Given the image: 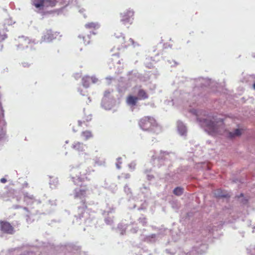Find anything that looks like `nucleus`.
<instances>
[{
  "label": "nucleus",
  "mask_w": 255,
  "mask_h": 255,
  "mask_svg": "<svg viewBox=\"0 0 255 255\" xmlns=\"http://www.w3.org/2000/svg\"><path fill=\"white\" fill-rule=\"evenodd\" d=\"M190 112L197 116V120L200 126L203 127L209 134L214 135L216 133H221L222 130L223 129L224 125L222 119L217 118L215 117L204 115L205 118H200L199 113L201 114L203 112L199 111L196 109H192L190 110Z\"/></svg>",
  "instance_id": "1"
},
{
  "label": "nucleus",
  "mask_w": 255,
  "mask_h": 255,
  "mask_svg": "<svg viewBox=\"0 0 255 255\" xmlns=\"http://www.w3.org/2000/svg\"><path fill=\"white\" fill-rule=\"evenodd\" d=\"M195 87L193 90V93L190 94L187 92L180 93L179 99L172 100L173 105L176 102L184 104H185V102H186L189 107H191L192 104L193 105L199 102L201 99V96L198 93L200 90V87H210L212 83L211 80L203 78H199L195 80Z\"/></svg>",
  "instance_id": "2"
},
{
  "label": "nucleus",
  "mask_w": 255,
  "mask_h": 255,
  "mask_svg": "<svg viewBox=\"0 0 255 255\" xmlns=\"http://www.w3.org/2000/svg\"><path fill=\"white\" fill-rule=\"evenodd\" d=\"M141 129L158 134L161 131V128L156 123L155 119L150 117H144L138 122Z\"/></svg>",
  "instance_id": "3"
},
{
  "label": "nucleus",
  "mask_w": 255,
  "mask_h": 255,
  "mask_svg": "<svg viewBox=\"0 0 255 255\" xmlns=\"http://www.w3.org/2000/svg\"><path fill=\"white\" fill-rule=\"evenodd\" d=\"M175 155L173 152L161 150L158 156L155 155H152V159L155 166L160 167L166 165L169 166L171 165V161L174 159Z\"/></svg>",
  "instance_id": "4"
},
{
  "label": "nucleus",
  "mask_w": 255,
  "mask_h": 255,
  "mask_svg": "<svg viewBox=\"0 0 255 255\" xmlns=\"http://www.w3.org/2000/svg\"><path fill=\"white\" fill-rule=\"evenodd\" d=\"M70 171V176L75 184H79L81 182L87 179L86 175L90 172L89 169L81 171V168L79 166L72 167Z\"/></svg>",
  "instance_id": "5"
},
{
  "label": "nucleus",
  "mask_w": 255,
  "mask_h": 255,
  "mask_svg": "<svg viewBox=\"0 0 255 255\" xmlns=\"http://www.w3.org/2000/svg\"><path fill=\"white\" fill-rule=\"evenodd\" d=\"M115 37L116 38V42L120 44V46L117 47L118 50L121 48H127L131 45L133 47L135 48L139 46V44L135 42L132 38H130L128 40H126L125 37L122 33H115Z\"/></svg>",
  "instance_id": "6"
},
{
  "label": "nucleus",
  "mask_w": 255,
  "mask_h": 255,
  "mask_svg": "<svg viewBox=\"0 0 255 255\" xmlns=\"http://www.w3.org/2000/svg\"><path fill=\"white\" fill-rule=\"evenodd\" d=\"M57 0H33L32 4L38 10L43 11L48 7L55 5Z\"/></svg>",
  "instance_id": "7"
},
{
  "label": "nucleus",
  "mask_w": 255,
  "mask_h": 255,
  "mask_svg": "<svg viewBox=\"0 0 255 255\" xmlns=\"http://www.w3.org/2000/svg\"><path fill=\"white\" fill-rule=\"evenodd\" d=\"M110 93L109 90L106 91L102 101V106L107 110H111L115 103V100L110 97Z\"/></svg>",
  "instance_id": "8"
},
{
  "label": "nucleus",
  "mask_w": 255,
  "mask_h": 255,
  "mask_svg": "<svg viewBox=\"0 0 255 255\" xmlns=\"http://www.w3.org/2000/svg\"><path fill=\"white\" fill-rule=\"evenodd\" d=\"M134 12L132 10H128L126 12L121 13V21L124 24L131 23L133 20Z\"/></svg>",
  "instance_id": "9"
},
{
  "label": "nucleus",
  "mask_w": 255,
  "mask_h": 255,
  "mask_svg": "<svg viewBox=\"0 0 255 255\" xmlns=\"http://www.w3.org/2000/svg\"><path fill=\"white\" fill-rule=\"evenodd\" d=\"M57 36V32L53 33L51 30H47L42 37L41 42H51L53 39L56 38Z\"/></svg>",
  "instance_id": "10"
},
{
  "label": "nucleus",
  "mask_w": 255,
  "mask_h": 255,
  "mask_svg": "<svg viewBox=\"0 0 255 255\" xmlns=\"http://www.w3.org/2000/svg\"><path fill=\"white\" fill-rule=\"evenodd\" d=\"M24 201L26 202L27 205H31L33 204H39L41 201L38 200H36L33 195L30 194L27 192L23 194Z\"/></svg>",
  "instance_id": "11"
},
{
  "label": "nucleus",
  "mask_w": 255,
  "mask_h": 255,
  "mask_svg": "<svg viewBox=\"0 0 255 255\" xmlns=\"http://www.w3.org/2000/svg\"><path fill=\"white\" fill-rule=\"evenodd\" d=\"M0 229L4 233L8 234H12L14 232L13 227L7 222L0 221Z\"/></svg>",
  "instance_id": "12"
},
{
  "label": "nucleus",
  "mask_w": 255,
  "mask_h": 255,
  "mask_svg": "<svg viewBox=\"0 0 255 255\" xmlns=\"http://www.w3.org/2000/svg\"><path fill=\"white\" fill-rule=\"evenodd\" d=\"M207 250V246L205 244H201L199 247H195L191 251L186 255H194L195 254H202L206 252Z\"/></svg>",
  "instance_id": "13"
},
{
  "label": "nucleus",
  "mask_w": 255,
  "mask_h": 255,
  "mask_svg": "<svg viewBox=\"0 0 255 255\" xmlns=\"http://www.w3.org/2000/svg\"><path fill=\"white\" fill-rule=\"evenodd\" d=\"M86 190L83 187H80L76 188L74 190V197L75 199L79 198L82 199L86 196Z\"/></svg>",
  "instance_id": "14"
},
{
  "label": "nucleus",
  "mask_w": 255,
  "mask_h": 255,
  "mask_svg": "<svg viewBox=\"0 0 255 255\" xmlns=\"http://www.w3.org/2000/svg\"><path fill=\"white\" fill-rule=\"evenodd\" d=\"M177 130L179 134L181 136H186L187 129L186 126L181 121H178L177 124Z\"/></svg>",
  "instance_id": "15"
},
{
  "label": "nucleus",
  "mask_w": 255,
  "mask_h": 255,
  "mask_svg": "<svg viewBox=\"0 0 255 255\" xmlns=\"http://www.w3.org/2000/svg\"><path fill=\"white\" fill-rule=\"evenodd\" d=\"M30 42V40L27 37L23 36L18 37V42L19 44L17 45V49H22L28 47V44Z\"/></svg>",
  "instance_id": "16"
},
{
  "label": "nucleus",
  "mask_w": 255,
  "mask_h": 255,
  "mask_svg": "<svg viewBox=\"0 0 255 255\" xmlns=\"http://www.w3.org/2000/svg\"><path fill=\"white\" fill-rule=\"evenodd\" d=\"M72 147L77 151L80 152L84 151L87 148V146L82 142L76 141L72 144Z\"/></svg>",
  "instance_id": "17"
},
{
  "label": "nucleus",
  "mask_w": 255,
  "mask_h": 255,
  "mask_svg": "<svg viewBox=\"0 0 255 255\" xmlns=\"http://www.w3.org/2000/svg\"><path fill=\"white\" fill-rule=\"evenodd\" d=\"M138 98L133 96H129L127 99V104L131 108L136 105L138 100Z\"/></svg>",
  "instance_id": "18"
},
{
  "label": "nucleus",
  "mask_w": 255,
  "mask_h": 255,
  "mask_svg": "<svg viewBox=\"0 0 255 255\" xmlns=\"http://www.w3.org/2000/svg\"><path fill=\"white\" fill-rule=\"evenodd\" d=\"M214 195L217 198H227L229 197V194L225 191L222 190L220 189L215 191Z\"/></svg>",
  "instance_id": "19"
},
{
  "label": "nucleus",
  "mask_w": 255,
  "mask_h": 255,
  "mask_svg": "<svg viewBox=\"0 0 255 255\" xmlns=\"http://www.w3.org/2000/svg\"><path fill=\"white\" fill-rule=\"evenodd\" d=\"M138 99L144 100L148 98V96L146 92L142 89H139L137 92Z\"/></svg>",
  "instance_id": "20"
},
{
  "label": "nucleus",
  "mask_w": 255,
  "mask_h": 255,
  "mask_svg": "<svg viewBox=\"0 0 255 255\" xmlns=\"http://www.w3.org/2000/svg\"><path fill=\"white\" fill-rule=\"evenodd\" d=\"M65 250L69 253V255H75L76 253L74 251H77L76 247H74L72 244H68L65 247Z\"/></svg>",
  "instance_id": "21"
},
{
  "label": "nucleus",
  "mask_w": 255,
  "mask_h": 255,
  "mask_svg": "<svg viewBox=\"0 0 255 255\" xmlns=\"http://www.w3.org/2000/svg\"><path fill=\"white\" fill-rule=\"evenodd\" d=\"M85 27L89 30H96L100 27V25L98 23L91 22L85 25Z\"/></svg>",
  "instance_id": "22"
},
{
  "label": "nucleus",
  "mask_w": 255,
  "mask_h": 255,
  "mask_svg": "<svg viewBox=\"0 0 255 255\" xmlns=\"http://www.w3.org/2000/svg\"><path fill=\"white\" fill-rule=\"evenodd\" d=\"M157 238V236L156 234H151L150 235L146 236L144 238V241L147 242H154Z\"/></svg>",
  "instance_id": "23"
},
{
  "label": "nucleus",
  "mask_w": 255,
  "mask_h": 255,
  "mask_svg": "<svg viewBox=\"0 0 255 255\" xmlns=\"http://www.w3.org/2000/svg\"><path fill=\"white\" fill-rule=\"evenodd\" d=\"M241 134V130L239 128L236 129L233 132H229L228 133V136L231 138L235 137L236 136H238Z\"/></svg>",
  "instance_id": "24"
},
{
  "label": "nucleus",
  "mask_w": 255,
  "mask_h": 255,
  "mask_svg": "<svg viewBox=\"0 0 255 255\" xmlns=\"http://www.w3.org/2000/svg\"><path fill=\"white\" fill-rule=\"evenodd\" d=\"M92 134L89 130L84 131L81 133V136L84 138L85 140H88L92 137Z\"/></svg>",
  "instance_id": "25"
},
{
  "label": "nucleus",
  "mask_w": 255,
  "mask_h": 255,
  "mask_svg": "<svg viewBox=\"0 0 255 255\" xmlns=\"http://www.w3.org/2000/svg\"><path fill=\"white\" fill-rule=\"evenodd\" d=\"M127 226L126 224L120 223L118 225V230L120 232V234L123 235L125 233Z\"/></svg>",
  "instance_id": "26"
},
{
  "label": "nucleus",
  "mask_w": 255,
  "mask_h": 255,
  "mask_svg": "<svg viewBox=\"0 0 255 255\" xmlns=\"http://www.w3.org/2000/svg\"><path fill=\"white\" fill-rule=\"evenodd\" d=\"M91 81V78L89 76H85L82 78V84L84 87L88 88L89 86V82Z\"/></svg>",
  "instance_id": "27"
},
{
  "label": "nucleus",
  "mask_w": 255,
  "mask_h": 255,
  "mask_svg": "<svg viewBox=\"0 0 255 255\" xmlns=\"http://www.w3.org/2000/svg\"><path fill=\"white\" fill-rule=\"evenodd\" d=\"M183 193V189L179 187L175 188L173 190V193L177 196H180L182 195Z\"/></svg>",
  "instance_id": "28"
},
{
  "label": "nucleus",
  "mask_w": 255,
  "mask_h": 255,
  "mask_svg": "<svg viewBox=\"0 0 255 255\" xmlns=\"http://www.w3.org/2000/svg\"><path fill=\"white\" fill-rule=\"evenodd\" d=\"M58 184V180L57 178L53 179L50 181V186L52 189L55 188L56 187L57 185Z\"/></svg>",
  "instance_id": "29"
},
{
  "label": "nucleus",
  "mask_w": 255,
  "mask_h": 255,
  "mask_svg": "<svg viewBox=\"0 0 255 255\" xmlns=\"http://www.w3.org/2000/svg\"><path fill=\"white\" fill-rule=\"evenodd\" d=\"M105 222L107 225L111 226L112 227V228H113V225L114 223V221L112 218L110 217L105 218Z\"/></svg>",
  "instance_id": "30"
},
{
  "label": "nucleus",
  "mask_w": 255,
  "mask_h": 255,
  "mask_svg": "<svg viewBox=\"0 0 255 255\" xmlns=\"http://www.w3.org/2000/svg\"><path fill=\"white\" fill-rule=\"evenodd\" d=\"M6 130L4 128H0V139L4 137L5 134Z\"/></svg>",
  "instance_id": "31"
},
{
  "label": "nucleus",
  "mask_w": 255,
  "mask_h": 255,
  "mask_svg": "<svg viewBox=\"0 0 255 255\" xmlns=\"http://www.w3.org/2000/svg\"><path fill=\"white\" fill-rule=\"evenodd\" d=\"M82 37L83 39L84 43L85 45L88 44L90 43V41L89 40V35H88L87 36H82Z\"/></svg>",
  "instance_id": "32"
},
{
  "label": "nucleus",
  "mask_w": 255,
  "mask_h": 255,
  "mask_svg": "<svg viewBox=\"0 0 255 255\" xmlns=\"http://www.w3.org/2000/svg\"><path fill=\"white\" fill-rule=\"evenodd\" d=\"M7 37V35L5 33H4V32L1 33L0 31V41H3V40H5Z\"/></svg>",
  "instance_id": "33"
},
{
  "label": "nucleus",
  "mask_w": 255,
  "mask_h": 255,
  "mask_svg": "<svg viewBox=\"0 0 255 255\" xmlns=\"http://www.w3.org/2000/svg\"><path fill=\"white\" fill-rule=\"evenodd\" d=\"M138 221L142 224L143 226H144L146 224V219L144 217L139 218Z\"/></svg>",
  "instance_id": "34"
},
{
  "label": "nucleus",
  "mask_w": 255,
  "mask_h": 255,
  "mask_svg": "<svg viewBox=\"0 0 255 255\" xmlns=\"http://www.w3.org/2000/svg\"><path fill=\"white\" fill-rule=\"evenodd\" d=\"M122 158L121 157H119L117 158V161L116 162V167L118 169H120L121 168V166L120 165L122 163V162L121 161Z\"/></svg>",
  "instance_id": "35"
},
{
  "label": "nucleus",
  "mask_w": 255,
  "mask_h": 255,
  "mask_svg": "<svg viewBox=\"0 0 255 255\" xmlns=\"http://www.w3.org/2000/svg\"><path fill=\"white\" fill-rule=\"evenodd\" d=\"M135 166L136 163L134 161L131 162L130 164H128L129 168L131 169L132 170L135 169Z\"/></svg>",
  "instance_id": "36"
},
{
  "label": "nucleus",
  "mask_w": 255,
  "mask_h": 255,
  "mask_svg": "<svg viewBox=\"0 0 255 255\" xmlns=\"http://www.w3.org/2000/svg\"><path fill=\"white\" fill-rule=\"evenodd\" d=\"M124 191L128 195L129 193H131L130 188L128 187V185H125L124 187Z\"/></svg>",
  "instance_id": "37"
},
{
  "label": "nucleus",
  "mask_w": 255,
  "mask_h": 255,
  "mask_svg": "<svg viewBox=\"0 0 255 255\" xmlns=\"http://www.w3.org/2000/svg\"><path fill=\"white\" fill-rule=\"evenodd\" d=\"M145 173L146 174L147 178L148 180H151L153 178V176L152 175L149 174L147 171H145Z\"/></svg>",
  "instance_id": "38"
},
{
  "label": "nucleus",
  "mask_w": 255,
  "mask_h": 255,
  "mask_svg": "<svg viewBox=\"0 0 255 255\" xmlns=\"http://www.w3.org/2000/svg\"><path fill=\"white\" fill-rule=\"evenodd\" d=\"M91 78V81H92L93 83H96L98 82V80L97 78H96L95 77L93 76L90 77Z\"/></svg>",
  "instance_id": "39"
},
{
  "label": "nucleus",
  "mask_w": 255,
  "mask_h": 255,
  "mask_svg": "<svg viewBox=\"0 0 255 255\" xmlns=\"http://www.w3.org/2000/svg\"><path fill=\"white\" fill-rule=\"evenodd\" d=\"M113 211H114L113 208L110 209L109 210H105L103 213V214H105L106 213L109 214L110 213H112Z\"/></svg>",
  "instance_id": "40"
},
{
  "label": "nucleus",
  "mask_w": 255,
  "mask_h": 255,
  "mask_svg": "<svg viewBox=\"0 0 255 255\" xmlns=\"http://www.w3.org/2000/svg\"><path fill=\"white\" fill-rule=\"evenodd\" d=\"M3 111L2 110V108L1 104L0 103V117L3 116Z\"/></svg>",
  "instance_id": "41"
},
{
  "label": "nucleus",
  "mask_w": 255,
  "mask_h": 255,
  "mask_svg": "<svg viewBox=\"0 0 255 255\" xmlns=\"http://www.w3.org/2000/svg\"><path fill=\"white\" fill-rule=\"evenodd\" d=\"M92 119V116L91 115H89L88 116H87L86 118H85V120L86 121L88 122V121H91Z\"/></svg>",
  "instance_id": "42"
},
{
  "label": "nucleus",
  "mask_w": 255,
  "mask_h": 255,
  "mask_svg": "<svg viewBox=\"0 0 255 255\" xmlns=\"http://www.w3.org/2000/svg\"><path fill=\"white\" fill-rule=\"evenodd\" d=\"M130 231L132 233H136L137 231V228H133L132 229H131Z\"/></svg>",
  "instance_id": "43"
},
{
  "label": "nucleus",
  "mask_w": 255,
  "mask_h": 255,
  "mask_svg": "<svg viewBox=\"0 0 255 255\" xmlns=\"http://www.w3.org/2000/svg\"><path fill=\"white\" fill-rule=\"evenodd\" d=\"M49 203L51 205H56V201L55 200H49Z\"/></svg>",
  "instance_id": "44"
},
{
  "label": "nucleus",
  "mask_w": 255,
  "mask_h": 255,
  "mask_svg": "<svg viewBox=\"0 0 255 255\" xmlns=\"http://www.w3.org/2000/svg\"><path fill=\"white\" fill-rule=\"evenodd\" d=\"M130 174L128 173H126L124 175V177L125 179H128L130 178Z\"/></svg>",
  "instance_id": "45"
},
{
  "label": "nucleus",
  "mask_w": 255,
  "mask_h": 255,
  "mask_svg": "<svg viewBox=\"0 0 255 255\" xmlns=\"http://www.w3.org/2000/svg\"><path fill=\"white\" fill-rule=\"evenodd\" d=\"M242 203L243 204H246L248 202V200L246 199H243L241 201Z\"/></svg>",
  "instance_id": "46"
},
{
  "label": "nucleus",
  "mask_w": 255,
  "mask_h": 255,
  "mask_svg": "<svg viewBox=\"0 0 255 255\" xmlns=\"http://www.w3.org/2000/svg\"><path fill=\"white\" fill-rule=\"evenodd\" d=\"M6 181V179L4 178H2L1 179H0V182L1 183H5Z\"/></svg>",
  "instance_id": "47"
},
{
  "label": "nucleus",
  "mask_w": 255,
  "mask_h": 255,
  "mask_svg": "<svg viewBox=\"0 0 255 255\" xmlns=\"http://www.w3.org/2000/svg\"><path fill=\"white\" fill-rule=\"evenodd\" d=\"M87 214V212H84L82 213V217H86V215Z\"/></svg>",
  "instance_id": "48"
},
{
  "label": "nucleus",
  "mask_w": 255,
  "mask_h": 255,
  "mask_svg": "<svg viewBox=\"0 0 255 255\" xmlns=\"http://www.w3.org/2000/svg\"><path fill=\"white\" fill-rule=\"evenodd\" d=\"M22 65H23V67H28V63H25V62H24V63H22Z\"/></svg>",
  "instance_id": "49"
},
{
  "label": "nucleus",
  "mask_w": 255,
  "mask_h": 255,
  "mask_svg": "<svg viewBox=\"0 0 255 255\" xmlns=\"http://www.w3.org/2000/svg\"><path fill=\"white\" fill-rule=\"evenodd\" d=\"M90 221V219H87L86 220V224H88Z\"/></svg>",
  "instance_id": "50"
},
{
  "label": "nucleus",
  "mask_w": 255,
  "mask_h": 255,
  "mask_svg": "<svg viewBox=\"0 0 255 255\" xmlns=\"http://www.w3.org/2000/svg\"><path fill=\"white\" fill-rule=\"evenodd\" d=\"M243 196H244V194L243 193H241L240 194V196L238 197V198H240V197H243Z\"/></svg>",
  "instance_id": "51"
},
{
  "label": "nucleus",
  "mask_w": 255,
  "mask_h": 255,
  "mask_svg": "<svg viewBox=\"0 0 255 255\" xmlns=\"http://www.w3.org/2000/svg\"><path fill=\"white\" fill-rule=\"evenodd\" d=\"M78 124H79V126H81V124H82V122H81V121H78Z\"/></svg>",
  "instance_id": "52"
},
{
  "label": "nucleus",
  "mask_w": 255,
  "mask_h": 255,
  "mask_svg": "<svg viewBox=\"0 0 255 255\" xmlns=\"http://www.w3.org/2000/svg\"><path fill=\"white\" fill-rule=\"evenodd\" d=\"M79 91L80 92V94L82 95H85V94H83L82 93V91H80V89H79Z\"/></svg>",
  "instance_id": "53"
},
{
  "label": "nucleus",
  "mask_w": 255,
  "mask_h": 255,
  "mask_svg": "<svg viewBox=\"0 0 255 255\" xmlns=\"http://www.w3.org/2000/svg\"><path fill=\"white\" fill-rule=\"evenodd\" d=\"M253 87L254 89L255 90V82L254 83Z\"/></svg>",
  "instance_id": "54"
},
{
  "label": "nucleus",
  "mask_w": 255,
  "mask_h": 255,
  "mask_svg": "<svg viewBox=\"0 0 255 255\" xmlns=\"http://www.w3.org/2000/svg\"><path fill=\"white\" fill-rule=\"evenodd\" d=\"M91 32H92V33H93V34H96V33H95V32H94V31H90V33H91Z\"/></svg>",
  "instance_id": "55"
},
{
  "label": "nucleus",
  "mask_w": 255,
  "mask_h": 255,
  "mask_svg": "<svg viewBox=\"0 0 255 255\" xmlns=\"http://www.w3.org/2000/svg\"><path fill=\"white\" fill-rule=\"evenodd\" d=\"M120 63H121L120 60H119L118 62H117V64H120Z\"/></svg>",
  "instance_id": "56"
},
{
  "label": "nucleus",
  "mask_w": 255,
  "mask_h": 255,
  "mask_svg": "<svg viewBox=\"0 0 255 255\" xmlns=\"http://www.w3.org/2000/svg\"><path fill=\"white\" fill-rule=\"evenodd\" d=\"M24 210H27V208H26V207H24Z\"/></svg>",
  "instance_id": "57"
},
{
  "label": "nucleus",
  "mask_w": 255,
  "mask_h": 255,
  "mask_svg": "<svg viewBox=\"0 0 255 255\" xmlns=\"http://www.w3.org/2000/svg\"><path fill=\"white\" fill-rule=\"evenodd\" d=\"M88 100H89V102H91V100L90 99L89 97L88 98Z\"/></svg>",
  "instance_id": "58"
},
{
  "label": "nucleus",
  "mask_w": 255,
  "mask_h": 255,
  "mask_svg": "<svg viewBox=\"0 0 255 255\" xmlns=\"http://www.w3.org/2000/svg\"><path fill=\"white\" fill-rule=\"evenodd\" d=\"M113 56H116V55H117V54H113ZM117 55H118V54H117Z\"/></svg>",
  "instance_id": "59"
},
{
  "label": "nucleus",
  "mask_w": 255,
  "mask_h": 255,
  "mask_svg": "<svg viewBox=\"0 0 255 255\" xmlns=\"http://www.w3.org/2000/svg\"><path fill=\"white\" fill-rule=\"evenodd\" d=\"M73 130L74 132H76L75 129H73Z\"/></svg>",
  "instance_id": "60"
},
{
  "label": "nucleus",
  "mask_w": 255,
  "mask_h": 255,
  "mask_svg": "<svg viewBox=\"0 0 255 255\" xmlns=\"http://www.w3.org/2000/svg\"><path fill=\"white\" fill-rule=\"evenodd\" d=\"M105 187H106V188L108 187H107V184H106V185H105Z\"/></svg>",
  "instance_id": "61"
},
{
  "label": "nucleus",
  "mask_w": 255,
  "mask_h": 255,
  "mask_svg": "<svg viewBox=\"0 0 255 255\" xmlns=\"http://www.w3.org/2000/svg\"><path fill=\"white\" fill-rule=\"evenodd\" d=\"M18 208V206H16L15 207V208Z\"/></svg>",
  "instance_id": "62"
},
{
  "label": "nucleus",
  "mask_w": 255,
  "mask_h": 255,
  "mask_svg": "<svg viewBox=\"0 0 255 255\" xmlns=\"http://www.w3.org/2000/svg\"><path fill=\"white\" fill-rule=\"evenodd\" d=\"M79 38H81V35H79Z\"/></svg>",
  "instance_id": "63"
}]
</instances>
